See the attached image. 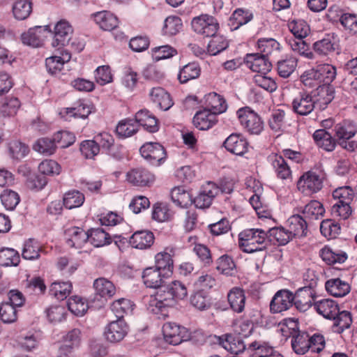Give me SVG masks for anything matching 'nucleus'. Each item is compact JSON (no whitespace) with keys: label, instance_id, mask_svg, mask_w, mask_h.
I'll list each match as a JSON object with an SVG mask.
<instances>
[{"label":"nucleus","instance_id":"f257e3e1","mask_svg":"<svg viewBox=\"0 0 357 357\" xmlns=\"http://www.w3.org/2000/svg\"><path fill=\"white\" fill-rule=\"evenodd\" d=\"M187 296L185 284L179 280L172 281L150 296L148 309L154 314L162 312L166 308L185 299Z\"/></svg>","mask_w":357,"mask_h":357},{"label":"nucleus","instance_id":"f03ea898","mask_svg":"<svg viewBox=\"0 0 357 357\" xmlns=\"http://www.w3.org/2000/svg\"><path fill=\"white\" fill-rule=\"evenodd\" d=\"M238 244L245 253L262 251L268 244L267 232L261 229H244L238 235Z\"/></svg>","mask_w":357,"mask_h":357},{"label":"nucleus","instance_id":"7ed1b4c3","mask_svg":"<svg viewBox=\"0 0 357 357\" xmlns=\"http://www.w3.org/2000/svg\"><path fill=\"white\" fill-rule=\"evenodd\" d=\"M236 114L241 125L250 134L259 135L264 130L260 116L248 107L240 108Z\"/></svg>","mask_w":357,"mask_h":357},{"label":"nucleus","instance_id":"20e7f679","mask_svg":"<svg viewBox=\"0 0 357 357\" xmlns=\"http://www.w3.org/2000/svg\"><path fill=\"white\" fill-rule=\"evenodd\" d=\"M191 26L195 32L206 37L213 36L219 29L217 20L207 14L194 17Z\"/></svg>","mask_w":357,"mask_h":357},{"label":"nucleus","instance_id":"39448f33","mask_svg":"<svg viewBox=\"0 0 357 357\" xmlns=\"http://www.w3.org/2000/svg\"><path fill=\"white\" fill-rule=\"evenodd\" d=\"M316 103L317 100L312 93L302 91L293 98L292 110L298 115L307 116L314 111Z\"/></svg>","mask_w":357,"mask_h":357},{"label":"nucleus","instance_id":"423d86ee","mask_svg":"<svg viewBox=\"0 0 357 357\" xmlns=\"http://www.w3.org/2000/svg\"><path fill=\"white\" fill-rule=\"evenodd\" d=\"M141 155L151 165L159 166L166 159V151L160 144L157 142H146L140 149Z\"/></svg>","mask_w":357,"mask_h":357},{"label":"nucleus","instance_id":"0eeeda50","mask_svg":"<svg viewBox=\"0 0 357 357\" xmlns=\"http://www.w3.org/2000/svg\"><path fill=\"white\" fill-rule=\"evenodd\" d=\"M323 186V179L317 173L309 171L304 173L297 182V188L305 195L319 192Z\"/></svg>","mask_w":357,"mask_h":357},{"label":"nucleus","instance_id":"6e6552de","mask_svg":"<svg viewBox=\"0 0 357 357\" xmlns=\"http://www.w3.org/2000/svg\"><path fill=\"white\" fill-rule=\"evenodd\" d=\"M129 327L123 319H117L106 325L104 330V337L111 343L122 341L127 335Z\"/></svg>","mask_w":357,"mask_h":357},{"label":"nucleus","instance_id":"1a4fd4ad","mask_svg":"<svg viewBox=\"0 0 357 357\" xmlns=\"http://www.w3.org/2000/svg\"><path fill=\"white\" fill-rule=\"evenodd\" d=\"M175 252V247L172 245L165 247L162 251L155 254L154 266L171 277L174 271L173 257Z\"/></svg>","mask_w":357,"mask_h":357},{"label":"nucleus","instance_id":"9d476101","mask_svg":"<svg viewBox=\"0 0 357 357\" xmlns=\"http://www.w3.org/2000/svg\"><path fill=\"white\" fill-rule=\"evenodd\" d=\"M73 33L72 26L66 20H60L54 26L52 45L60 50L68 44Z\"/></svg>","mask_w":357,"mask_h":357},{"label":"nucleus","instance_id":"9b49d317","mask_svg":"<svg viewBox=\"0 0 357 357\" xmlns=\"http://www.w3.org/2000/svg\"><path fill=\"white\" fill-rule=\"evenodd\" d=\"M170 277L154 266L145 268L142 273L144 285L148 288L160 289L163 287L165 280Z\"/></svg>","mask_w":357,"mask_h":357},{"label":"nucleus","instance_id":"f8f14e48","mask_svg":"<svg viewBox=\"0 0 357 357\" xmlns=\"http://www.w3.org/2000/svg\"><path fill=\"white\" fill-rule=\"evenodd\" d=\"M162 333L165 341L173 345L179 344L188 337L187 329L173 322L165 324Z\"/></svg>","mask_w":357,"mask_h":357},{"label":"nucleus","instance_id":"ddd939ff","mask_svg":"<svg viewBox=\"0 0 357 357\" xmlns=\"http://www.w3.org/2000/svg\"><path fill=\"white\" fill-rule=\"evenodd\" d=\"M294 298V294L287 289L278 291L270 303L271 312L280 313L289 310L292 306Z\"/></svg>","mask_w":357,"mask_h":357},{"label":"nucleus","instance_id":"4468645a","mask_svg":"<svg viewBox=\"0 0 357 357\" xmlns=\"http://www.w3.org/2000/svg\"><path fill=\"white\" fill-rule=\"evenodd\" d=\"M51 32L50 26H37L29 29L22 35V40L24 44L38 47L42 45L47 34Z\"/></svg>","mask_w":357,"mask_h":357},{"label":"nucleus","instance_id":"2eb2a0df","mask_svg":"<svg viewBox=\"0 0 357 357\" xmlns=\"http://www.w3.org/2000/svg\"><path fill=\"white\" fill-rule=\"evenodd\" d=\"M126 181L132 185L145 187L153 183L155 176L146 169L138 167L127 172Z\"/></svg>","mask_w":357,"mask_h":357},{"label":"nucleus","instance_id":"dca6fc26","mask_svg":"<svg viewBox=\"0 0 357 357\" xmlns=\"http://www.w3.org/2000/svg\"><path fill=\"white\" fill-rule=\"evenodd\" d=\"M245 65L258 74H266L271 69V63L265 56L259 54H248L244 59Z\"/></svg>","mask_w":357,"mask_h":357},{"label":"nucleus","instance_id":"f3484780","mask_svg":"<svg viewBox=\"0 0 357 357\" xmlns=\"http://www.w3.org/2000/svg\"><path fill=\"white\" fill-rule=\"evenodd\" d=\"M219 192L215 183L209 182L204 185L198 195L192 199L197 208H204L211 206L213 198Z\"/></svg>","mask_w":357,"mask_h":357},{"label":"nucleus","instance_id":"a211bd4d","mask_svg":"<svg viewBox=\"0 0 357 357\" xmlns=\"http://www.w3.org/2000/svg\"><path fill=\"white\" fill-rule=\"evenodd\" d=\"M248 352L250 357H284L275 348L262 342L250 343Z\"/></svg>","mask_w":357,"mask_h":357},{"label":"nucleus","instance_id":"6ab92c4d","mask_svg":"<svg viewBox=\"0 0 357 357\" xmlns=\"http://www.w3.org/2000/svg\"><path fill=\"white\" fill-rule=\"evenodd\" d=\"M96 24L104 31H112L119 25L117 17L108 10L96 12L91 15Z\"/></svg>","mask_w":357,"mask_h":357},{"label":"nucleus","instance_id":"aec40b11","mask_svg":"<svg viewBox=\"0 0 357 357\" xmlns=\"http://www.w3.org/2000/svg\"><path fill=\"white\" fill-rule=\"evenodd\" d=\"M155 236L153 232L148 230L137 231L130 237V245L139 250H146L153 244Z\"/></svg>","mask_w":357,"mask_h":357},{"label":"nucleus","instance_id":"412c9836","mask_svg":"<svg viewBox=\"0 0 357 357\" xmlns=\"http://www.w3.org/2000/svg\"><path fill=\"white\" fill-rule=\"evenodd\" d=\"M66 236L68 245L77 249L82 248L89 238L88 232L78 227H72L66 229Z\"/></svg>","mask_w":357,"mask_h":357},{"label":"nucleus","instance_id":"4be33fe9","mask_svg":"<svg viewBox=\"0 0 357 357\" xmlns=\"http://www.w3.org/2000/svg\"><path fill=\"white\" fill-rule=\"evenodd\" d=\"M149 97L153 103L164 111L169 109L174 105L169 93L162 87L152 88L149 92Z\"/></svg>","mask_w":357,"mask_h":357},{"label":"nucleus","instance_id":"5701e85b","mask_svg":"<svg viewBox=\"0 0 357 357\" xmlns=\"http://www.w3.org/2000/svg\"><path fill=\"white\" fill-rule=\"evenodd\" d=\"M135 119L138 126L143 127L146 131L154 133L159 130L157 118L147 109H141L135 114Z\"/></svg>","mask_w":357,"mask_h":357},{"label":"nucleus","instance_id":"b1692460","mask_svg":"<svg viewBox=\"0 0 357 357\" xmlns=\"http://www.w3.org/2000/svg\"><path fill=\"white\" fill-rule=\"evenodd\" d=\"M60 54V56H51L45 59L47 70L51 75H56L60 73L63 65L70 60L71 55L66 50H62Z\"/></svg>","mask_w":357,"mask_h":357},{"label":"nucleus","instance_id":"393cba45","mask_svg":"<svg viewBox=\"0 0 357 357\" xmlns=\"http://www.w3.org/2000/svg\"><path fill=\"white\" fill-rule=\"evenodd\" d=\"M313 305L317 312L327 319L334 318L340 310L337 303L329 298L318 301Z\"/></svg>","mask_w":357,"mask_h":357},{"label":"nucleus","instance_id":"a878e982","mask_svg":"<svg viewBox=\"0 0 357 357\" xmlns=\"http://www.w3.org/2000/svg\"><path fill=\"white\" fill-rule=\"evenodd\" d=\"M268 160L278 178L287 180L291 177V170L283 156L278 154H271Z\"/></svg>","mask_w":357,"mask_h":357},{"label":"nucleus","instance_id":"bb28decb","mask_svg":"<svg viewBox=\"0 0 357 357\" xmlns=\"http://www.w3.org/2000/svg\"><path fill=\"white\" fill-rule=\"evenodd\" d=\"M44 253L45 250L42 245L34 238H29L23 244L22 257L25 260H38Z\"/></svg>","mask_w":357,"mask_h":357},{"label":"nucleus","instance_id":"cd10ccee","mask_svg":"<svg viewBox=\"0 0 357 357\" xmlns=\"http://www.w3.org/2000/svg\"><path fill=\"white\" fill-rule=\"evenodd\" d=\"M217 114L206 109L199 111L193 118L194 125L199 130H208L217 123Z\"/></svg>","mask_w":357,"mask_h":357},{"label":"nucleus","instance_id":"c85d7f7f","mask_svg":"<svg viewBox=\"0 0 357 357\" xmlns=\"http://www.w3.org/2000/svg\"><path fill=\"white\" fill-rule=\"evenodd\" d=\"M326 291L334 297H344L351 290L349 284L340 278H331L325 283Z\"/></svg>","mask_w":357,"mask_h":357},{"label":"nucleus","instance_id":"c756f323","mask_svg":"<svg viewBox=\"0 0 357 357\" xmlns=\"http://www.w3.org/2000/svg\"><path fill=\"white\" fill-rule=\"evenodd\" d=\"M247 141L238 135L231 134L224 142L225 149L237 155H243L248 151Z\"/></svg>","mask_w":357,"mask_h":357},{"label":"nucleus","instance_id":"7c9ffc66","mask_svg":"<svg viewBox=\"0 0 357 357\" xmlns=\"http://www.w3.org/2000/svg\"><path fill=\"white\" fill-rule=\"evenodd\" d=\"M294 303L295 306L300 311L305 312L312 305L314 300L313 291L309 288L302 287L298 289L294 294Z\"/></svg>","mask_w":357,"mask_h":357},{"label":"nucleus","instance_id":"2f4dec72","mask_svg":"<svg viewBox=\"0 0 357 357\" xmlns=\"http://www.w3.org/2000/svg\"><path fill=\"white\" fill-rule=\"evenodd\" d=\"M204 104L211 112L221 114L226 111L227 103L222 96L215 92H211L204 96Z\"/></svg>","mask_w":357,"mask_h":357},{"label":"nucleus","instance_id":"473e14b6","mask_svg":"<svg viewBox=\"0 0 357 357\" xmlns=\"http://www.w3.org/2000/svg\"><path fill=\"white\" fill-rule=\"evenodd\" d=\"M288 229L292 237L305 236L307 232V225L303 218L299 215L291 216L288 220Z\"/></svg>","mask_w":357,"mask_h":357},{"label":"nucleus","instance_id":"72a5a7b5","mask_svg":"<svg viewBox=\"0 0 357 357\" xmlns=\"http://www.w3.org/2000/svg\"><path fill=\"white\" fill-rule=\"evenodd\" d=\"M93 287L96 294L105 299L111 298L116 291L114 284L105 278H99L95 280Z\"/></svg>","mask_w":357,"mask_h":357},{"label":"nucleus","instance_id":"f704fd0d","mask_svg":"<svg viewBox=\"0 0 357 357\" xmlns=\"http://www.w3.org/2000/svg\"><path fill=\"white\" fill-rule=\"evenodd\" d=\"M227 299L231 308L237 313L244 310L245 305V296L242 289L232 288L227 294Z\"/></svg>","mask_w":357,"mask_h":357},{"label":"nucleus","instance_id":"c9c22d12","mask_svg":"<svg viewBox=\"0 0 357 357\" xmlns=\"http://www.w3.org/2000/svg\"><path fill=\"white\" fill-rule=\"evenodd\" d=\"M253 18V14L250 10L236 9L229 20V26L231 30H236L240 26L246 24Z\"/></svg>","mask_w":357,"mask_h":357},{"label":"nucleus","instance_id":"e433bc0d","mask_svg":"<svg viewBox=\"0 0 357 357\" xmlns=\"http://www.w3.org/2000/svg\"><path fill=\"white\" fill-rule=\"evenodd\" d=\"M313 139L319 147L326 151H332L335 148V140L324 129L316 130L313 134Z\"/></svg>","mask_w":357,"mask_h":357},{"label":"nucleus","instance_id":"4c0bfd02","mask_svg":"<svg viewBox=\"0 0 357 357\" xmlns=\"http://www.w3.org/2000/svg\"><path fill=\"white\" fill-rule=\"evenodd\" d=\"M138 124L135 119H125L119 122L116 127V135L121 138L134 135L138 131Z\"/></svg>","mask_w":357,"mask_h":357},{"label":"nucleus","instance_id":"58836bf2","mask_svg":"<svg viewBox=\"0 0 357 357\" xmlns=\"http://www.w3.org/2000/svg\"><path fill=\"white\" fill-rule=\"evenodd\" d=\"M317 102L322 105H327L335 98V89L331 84H321L317 87L314 91H312Z\"/></svg>","mask_w":357,"mask_h":357},{"label":"nucleus","instance_id":"ea45409f","mask_svg":"<svg viewBox=\"0 0 357 357\" xmlns=\"http://www.w3.org/2000/svg\"><path fill=\"white\" fill-rule=\"evenodd\" d=\"M171 198L174 204L181 208H186L192 204V195L182 186L172 190Z\"/></svg>","mask_w":357,"mask_h":357},{"label":"nucleus","instance_id":"a19ab883","mask_svg":"<svg viewBox=\"0 0 357 357\" xmlns=\"http://www.w3.org/2000/svg\"><path fill=\"white\" fill-rule=\"evenodd\" d=\"M291 347L296 354L303 355L307 353L310 348L309 334L298 332L294 335L291 339Z\"/></svg>","mask_w":357,"mask_h":357},{"label":"nucleus","instance_id":"79ce46f5","mask_svg":"<svg viewBox=\"0 0 357 357\" xmlns=\"http://www.w3.org/2000/svg\"><path fill=\"white\" fill-rule=\"evenodd\" d=\"M200 73L201 68L197 63H189L180 69L178 79L181 84H185L190 80L199 77Z\"/></svg>","mask_w":357,"mask_h":357},{"label":"nucleus","instance_id":"37998d69","mask_svg":"<svg viewBox=\"0 0 357 357\" xmlns=\"http://www.w3.org/2000/svg\"><path fill=\"white\" fill-rule=\"evenodd\" d=\"M134 306L130 300L123 298L113 301L110 307L117 319H123L125 315L132 312Z\"/></svg>","mask_w":357,"mask_h":357},{"label":"nucleus","instance_id":"c03bdc74","mask_svg":"<svg viewBox=\"0 0 357 357\" xmlns=\"http://www.w3.org/2000/svg\"><path fill=\"white\" fill-rule=\"evenodd\" d=\"M219 339L220 344L222 347L231 354H238L243 351L245 349L244 343L241 340L234 337L231 335L226 334Z\"/></svg>","mask_w":357,"mask_h":357},{"label":"nucleus","instance_id":"a18cd8bd","mask_svg":"<svg viewBox=\"0 0 357 357\" xmlns=\"http://www.w3.org/2000/svg\"><path fill=\"white\" fill-rule=\"evenodd\" d=\"M334 317L331 319L333 321L332 330L334 333H342L345 329L349 328L352 323L351 314L348 311L339 310L338 314Z\"/></svg>","mask_w":357,"mask_h":357},{"label":"nucleus","instance_id":"49530a36","mask_svg":"<svg viewBox=\"0 0 357 357\" xmlns=\"http://www.w3.org/2000/svg\"><path fill=\"white\" fill-rule=\"evenodd\" d=\"M335 132L339 139H349L357 132V125L352 121L345 120L335 126Z\"/></svg>","mask_w":357,"mask_h":357},{"label":"nucleus","instance_id":"de8ad7c7","mask_svg":"<svg viewBox=\"0 0 357 357\" xmlns=\"http://www.w3.org/2000/svg\"><path fill=\"white\" fill-rule=\"evenodd\" d=\"M85 197L79 190H72L66 192L63 197V204L68 209H73L82 206Z\"/></svg>","mask_w":357,"mask_h":357},{"label":"nucleus","instance_id":"09e8293b","mask_svg":"<svg viewBox=\"0 0 357 357\" xmlns=\"http://www.w3.org/2000/svg\"><path fill=\"white\" fill-rule=\"evenodd\" d=\"M89 235L88 241L96 248L103 247L111 243V238L108 233L102 229H92L87 231Z\"/></svg>","mask_w":357,"mask_h":357},{"label":"nucleus","instance_id":"8fccbe9b","mask_svg":"<svg viewBox=\"0 0 357 357\" xmlns=\"http://www.w3.org/2000/svg\"><path fill=\"white\" fill-rule=\"evenodd\" d=\"M335 41L333 35L328 34L313 45L314 50L321 55H328L335 50Z\"/></svg>","mask_w":357,"mask_h":357},{"label":"nucleus","instance_id":"3c124183","mask_svg":"<svg viewBox=\"0 0 357 357\" xmlns=\"http://www.w3.org/2000/svg\"><path fill=\"white\" fill-rule=\"evenodd\" d=\"M33 149L40 154L51 155L55 153L56 145L54 138L41 137L33 144Z\"/></svg>","mask_w":357,"mask_h":357},{"label":"nucleus","instance_id":"603ef678","mask_svg":"<svg viewBox=\"0 0 357 357\" xmlns=\"http://www.w3.org/2000/svg\"><path fill=\"white\" fill-rule=\"evenodd\" d=\"M316 69L321 84H331L336 77V68L331 64H320L316 67Z\"/></svg>","mask_w":357,"mask_h":357},{"label":"nucleus","instance_id":"864d4df0","mask_svg":"<svg viewBox=\"0 0 357 357\" xmlns=\"http://www.w3.org/2000/svg\"><path fill=\"white\" fill-rule=\"evenodd\" d=\"M301 212L306 218L317 220L324 215L325 209L320 202L312 200L304 206Z\"/></svg>","mask_w":357,"mask_h":357},{"label":"nucleus","instance_id":"5fc2aeb1","mask_svg":"<svg viewBox=\"0 0 357 357\" xmlns=\"http://www.w3.org/2000/svg\"><path fill=\"white\" fill-rule=\"evenodd\" d=\"M61 171V165L52 159L43 160L38 165V172L43 176H56Z\"/></svg>","mask_w":357,"mask_h":357},{"label":"nucleus","instance_id":"6e6d98bb","mask_svg":"<svg viewBox=\"0 0 357 357\" xmlns=\"http://www.w3.org/2000/svg\"><path fill=\"white\" fill-rule=\"evenodd\" d=\"M20 262V255L13 248L0 250V265L2 266H17Z\"/></svg>","mask_w":357,"mask_h":357},{"label":"nucleus","instance_id":"4d7b16f0","mask_svg":"<svg viewBox=\"0 0 357 357\" xmlns=\"http://www.w3.org/2000/svg\"><path fill=\"white\" fill-rule=\"evenodd\" d=\"M72 284L70 282H54L50 289V293L58 300H64L72 291Z\"/></svg>","mask_w":357,"mask_h":357},{"label":"nucleus","instance_id":"13d9d810","mask_svg":"<svg viewBox=\"0 0 357 357\" xmlns=\"http://www.w3.org/2000/svg\"><path fill=\"white\" fill-rule=\"evenodd\" d=\"M278 331L285 338L292 337L298 333V322L294 318H287L280 321L278 326Z\"/></svg>","mask_w":357,"mask_h":357},{"label":"nucleus","instance_id":"bf43d9fd","mask_svg":"<svg viewBox=\"0 0 357 357\" xmlns=\"http://www.w3.org/2000/svg\"><path fill=\"white\" fill-rule=\"evenodd\" d=\"M288 45L294 52L307 59H313V52L310 50L308 45L303 40V38L289 39Z\"/></svg>","mask_w":357,"mask_h":357},{"label":"nucleus","instance_id":"052dcab7","mask_svg":"<svg viewBox=\"0 0 357 357\" xmlns=\"http://www.w3.org/2000/svg\"><path fill=\"white\" fill-rule=\"evenodd\" d=\"M68 310L75 315L82 317L88 310V303L82 298L73 296L68 298L67 302Z\"/></svg>","mask_w":357,"mask_h":357},{"label":"nucleus","instance_id":"680f3d73","mask_svg":"<svg viewBox=\"0 0 357 357\" xmlns=\"http://www.w3.org/2000/svg\"><path fill=\"white\" fill-rule=\"evenodd\" d=\"M211 37L207 45V51L210 55H217L228 47L229 42L223 36L215 34Z\"/></svg>","mask_w":357,"mask_h":357},{"label":"nucleus","instance_id":"e2e57ef3","mask_svg":"<svg viewBox=\"0 0 357 357\" xmlns=\"http://www.w3.org/2000/svg\"><path fill=\"white\" fill-rule=\"evenodd\" d=\"M216 269L221 274L231 276L236 273V264L231 257L225 255L216 261Z\"/></svg>","mask_w":357,"mask_h":357},{"label":"nucleus","instance_id":"0e129e2a","mask_svg":"<svg viewBox=\"0 0 357 357\" xmlns=\"http://www.w3.org/2000/svg\"><path fill=\"white\" fill-rule=\"evenodd\" d=\"M332 195L335 203L351 204L354 200V192L350 186L345 185L337 188Z\"/></svg>","mask_w":357,"mask_h":357},{"label":"nucleus","instance_id":"69168bd1","mask_svg":"<svg viewBox=\"0 0 357 357\" xmlns=\"http://www.w3.org/2000/svg\"><path fill=\"white\" fill-rule=\"evenodd\" d=\"M270 240L275 241L278 245H286L293 238L288 229L284 227H273L268 229Z\"/></svg>","mask_w":357,"mask_h":357},{"label":"nucleus","instance_id":"338daca9","mask_svg":"<svg viewBox=\"0 0 357 357\" xmlns=\"http://www.w3.org/2000/svg\"><path fill=\"white\" fill-rule=\"evenodd\" d=\"M20 107V102L17 98H6L0 107V114L3 117L14 116Z\"/></svg>","mask_w":357,"mask_h":357},{"label":"nucleus","instance_id":"774afa93","mask_svg":"<svg viewBox=\"0 0 357 357\" xmlns=\"http://www.w3.org/2000/svg\"><path fill=\"white\" fill-rule=\"evenodd\" d=\"M341 227L338 223L331 219H326L320 225L321 234L328 239L335 238L340 232Z\"/></svg>","mask_w":357,"mask_h":357}]
</instances>
